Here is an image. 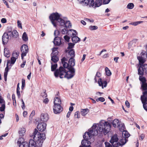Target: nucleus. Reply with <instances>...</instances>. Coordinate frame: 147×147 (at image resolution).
I'll list each match as a JSON object with an SVG mask.
<instances>
[{"label": "nucleus", "instance_id": "obj_34", "mask_svg": "<svg viewBox=\"0 0 147 147\" xmlns=\"http://www.w3.org/2000/svg\"><path fill=\"white\" fill-rule=\"evenodd\" d=\"M51 70L52 71H54L56 70L57 67V63L53 64L52 62L51 63Z\"/></svg>", "mask_w": 147, "mask_h": 147}, {"label": "nucleus", "instance_id": "obj_43", "mask_svg": "<svg viewBox=\"0 0 147 147\" xmlns=\"http://www.w3.org/2000/svg\"><path fill=\"white\" fill-rule=\"evenodd\" d=\"M89 29L92 30H96L98 29V27L96 26H90L89 27Z\"/></svg>", "mask_w": 147, "mask_h": 147}, {"label": "nucleus", "instance_id": "obj_44", "mask_svg": "<svg viewBox=\"0 0 147 147\" xmlns=\"http://www.w3.org/2000/svg\"><path fill=\"white\" fill-rule=\"evenodd\" d=\"M61 32L63 34H67L68 31V29L67 28H66L63 29L61 31Z\"/></svg>", "mask_w": 147, "mask_h": 147}, {"label": "nucleus", "instance_id": "obj_5", "mask_svg": "<svg viewBox=\"0 0 147 147\" xmlns=\"http://www.w3.org/2000/svg\"><path fill=\"white\" fill-rule=\"evenodd\" d=\"M61 14L57 12L51 14L49 17V18L52 24L54 26L57 27L56 22L60 17H61Z\"/></svg>", "mask_w": 147, "mask_h": 147}, {"label": "nucleus", "instance_id": "obj_47", "mask_svg": "<svg viewBox=\"0 0 147 147\" xmlns=\"http://www.w3.org/2000/svg\"><path fill=\"white\" fill-rule=\"evenodd\" d=\"M141 99L142 101H143L144 102L147 101V95L144 97V96H141Z\"/></svg>", "mask_w": 147, "mask_h": 147}, {"label": "nucleus", "instance_id": "obj_26", "mask_svg": "<svg viewBox=\"0 0 147 147\" xmlns=\"http://www.w3.org/2000/svg\"><path fill=\"white\" fill-rule=\"evenodd\" d=\"M102 0H96L95 2V7H98L102 4Z\"/></svg>", "mask_w": 147, "mask_h": 147}, {"label": "nucleus", "instance_id": "obj_48", "mask_svg": "<svg viewBox=\"0 0 147 147\" xmlns=\"http://www.w3.org/2000/svg\"><path fill=\"white\" fill-rule=\"evenodd\" d=\"M105 100V98L102 97H100L99 98H98L96 99V101L97 102L100 101L101 102H103Z\"/></svg>", "mask_w": 147, "mask_h": 147}, {"label": "nucleus", "instance_id": "obj_4", "mask_svg": "<svg viewBox=\"0 0 147 147\" xmlns=\"http://www.w3.org/2000/svg\"><path fill=\"white\" fill-rule=\"evenodd\" d=\"M68 61L67 59H66L65 57L61 59V62L63 65V68H67L69 69V67H73L75 65V60L74 59L70 58L68 61V63L66 61Z\"/></svg>", "mask_w": 147, "mask_h": 147}, {"label": "nucleus", "instance_id": "obj_7", "mask_svg": "<svg viewBox=\"0 0 147 147\" xmlns=\"http://www.w3.org/2000/svg\"><path fill=\"white\" fill-rule=\"evenodd\" d=\"M109 142L112 144L113 147H119V146L118 138L117 135L116 134L111 137Z\"/></svg>", "mask_w": 147, "mask_h": 147}, {"label": "nucleus", "instance_id": "obj_1", "mask_svg": "<svg viewBox=\"0 0 147 147\" xmlns=\"http://www.w3.org/2000/svg\"><path fill=\"white\" fill-rule=\"evenodd\" d=\"M111 128L110 123L107 121L102 120L100 121L99 123L94 124L92 127L86 132L83 136L84 139L81 142L82 146L80 147H91L90 146V142L88 140L90 139L92 136L97 135L98 131L106 135L110 131Z\"/></svg>", "mask_w": 147, "mask_h": 147}, {"label": "nucleus", "instance_id": "obj_3", "mask_svg": "<svg viewBox=\"0 0 147 147\" xmlns=\"http://www.w3.org/2000/svg\"><path fill=\"white\" fill-rule=\"evenodd\" d=\"M75 70L74 68L70 67L68 71H66L62 66L60 67L59 69H57L54 73L55 76L56 78L59 77L60 78H67L68 79L72 78L75 75Z\"/></svg>", "mask_w": 147, "mask_h": 147}, {"label": "nucleus", "instance_id": "obj_57", "mask_svg": "<svg viewBox=\"0 0 147 147\" xmlns=\"http://www.w3.org/2000/svg\"><path fill=\"white\" fill-rule=\"evenodd\" d=\"M18 26L19 28H20L21 29L22 28V23L19 20H18L17 21Z\"/></svg>", "mask_w": 147, "mask_h": 147}, {"label": "nucleus", "instance_id": "obj_32", "mask_svg": "<svg viewBox=\"0 0 147 147\" xmlns=\"http://www.w3.org/2000/svg\"><path fill=\"white\" fill-rule=\"evenodd\" d=\"M11 34L12 36L15 38H16L18 35V33L16 30H13Z\"/></svg>", "mask_w": 147, "mask_h": 147}, {"label": "nucleus", "instance_id": "obj_17", "mask_svg": "<svg viewBox=\"0 0 147 147\" xmlns=\"http://www.w3.org/2000/svg\"><path fill=\"white\" fill-rule=\"evenodd\" d=\"M137 58L139 61L140 66H143V64L145 62V60L142 57L139 56H138Z\"/></svg>", "mask_w": 147, "mask_h": 147}, {"label": "nucleus", "instance_id": "obj_56", "mask_svg": "<svg viewBox=\"0 0 147 147\" xmlns=\"http://www.w3.org/2000/svg\"><path fill=\"white\" fill-rule=\"evenodd\" d=\"M105 144L106 147H112V145L108 142H105Z\"/></svg>", "mask_w": 147, "mask_h": 147}, {"label": "nucleus", "instance_id": "obj_11", "mask_svg": "<svg viewBox=\"0 0 147 147\" xmlns=\"http://www.w3.org/2000/svg\"><path fill=\"white\" fill-rule=\"evenodd\" d=\"M47 125L45 123H39L37 126V128L38 130L41 132L45 131L46 127Z\"/></svg>", "mask_w": 147, "mask_h": 147}, {"label": "nucleus", "instance_id": "obj_15", "mask_svg": "<svg viewBox=\"0 0 147 147\" xmlns=\"http://www.w3.org/2000/svg\"><path fill=\"white\" fill-rule=\"evenodd\" d=\"M53 42L55 45L59 46L61 44V39L59 37H55Z\"/></svg>", "mask_w": 147, "mask_h": 147}, {"label": "nucleus", "instance_id": "obj_16", "mask_svg": "<svg viewBox=\"0 0 147 147\" xmlns=\"http://www.w3.org/2000/svg\"><path fill=\"white\" fill-rule=\"evenodd\" d=\"M54 105H61V101L60 99L58 97H55L54 98Z\"/></svg>", "mask_w": 147, "mask_h": 147}, {"label": "nucleus", "instance_id": "obj_33", "mask_svg": "<svg viewBox=\"0 0 147 147\" xmlns=\"http://www.w3.org/2000/svg\"><path fill=\"white\" fill-rule=\"evenodd\" d=\"M79 3H84V5L86 6L88 4V0H77Z\"/></svg>", "mask_w": 147, "mask_h": 147}, {"label": "nucleus", "instance_id": "obj_45", "mask_svg": "<svg viewBox=\"0 0 147 147\" xmlns=\"http://www.w3.org/2000/svg\"><path fill=\"white\" fill-rule=\"evenodd\" d=\"M5 104L3 103L1 107H0V111H4L5 107Z\"/></svg>", "mask_w": 147, "mask_h": 147}, {"label": "nucleus", "instance_id": "obj_64", "mask_svg": "<svg viewBox=\"0 0 147 147\" xmlns=\"http://www.w3.org/2000/svg\"><path fill=\"white\" fill-rule=\"evenodd\" d=\"M48 102L49 99L48 98H46L45 99H44L43 100V102L46 104L48 103Z\"/></svg>", "mask_w": 147, "mask_h": 147}, {"label": "nucleus", "instance_id": "obj_46", "mask_svg": "<svg viewBox=\"0 0 147 147\" xmlns=\"http://www.w3.org/2000/svg\"><path fill=\"white\" fill-rule=\"evenodd\" d=\"M88 4H90V6L93 7L94 6V2L93 0H88Z\"/></svg>", "mask_w": 147, "mask_h": 147}, {"label": "nucleus", "instance_id": "obj_10", "mask_svg": "<svg viewBox=\"0 0 147 147\" xmlns=\"http://www.w3.org/2000/svg\"><path fill=\"white\" fill-rule=\"evenodd\" d=\"M53 112L55 114L60 113L63 110V107L61 105L53 106Z\"/></svg>", "mask_w": 147, "mask_h": 147}, {"label": "nucleus", "instance_id": "obj_54", "mask_svg": "<svg viewBox=\"0 0 147 147\" xmlns=\"http://www.w3.org/2000/svg\"><path fill=\"white\" fill-rule=\"evenodd\" d=\"M64 38L65 40L67 42H69V41L70 38L67 35H66L64 36Z\"/></svg>", "mask_w": 147, "mask_h": 147}, {"label": "nucleus", "instance_id": "obj_24", "mask_svg": "<svg viewBox=\"0 0 147 147\" xmlns=\"http://www.w3.org/2000/svg\"><path fill=\"white\" fill-rule=\"evenodd\" d=\"M89 112L88 109H82L81 112V115L83 116H85Z\"/></svg>", "mask_w": 147, "mask_h": 147}, {"label": "nucleus", "instance_id": "obj_58", "mask_svg": "<svg viewBox=\"0 0 147 147\" xmlns=\"http://www.w3.org/2000/svg\"><path fill=\"white\" fill-rule=\"evenodd\" d=\"M0 103H5V102L3 98L1 96H0Z\"/></svg>", "mask_w": 147, "mask_h": 147}, {"label": "nucleus", "instance_id": "obj_13", "mask_svg": "<svg viewBox=\"0 0 147 147\" xmlns=\"http://www.w3.org/2000/svg\"><path fill=\"white\" fill-rule=\"evenodd\" d=\"M98 83L99 86H102V88H103V86L104 87H105L107 85V82L106 81L102 82L101 78L99 79L98 81Z\"/></svg>", "mask_w": 147, "mask_h": 147}, {"label": "nucleus", "instance_id": "obj_51", "mask_svg": "<svg viewBox=\"0 0 147 147\" xmlns=\"http://www.w3.org/2000/svg\"><path fill=\"white\" fill-rule=\"evenodd\" d=\"M80 113L79 111H77L76 112L74 115V117L75 118H78L80 117Z\"/></svg>", "mask_w": 147, "mask_h": 147}, {"label": "nucleus", "instance_id": "obj_49", "mask_svg": "<svg viewBox=\"0 0 147 147\" xmlns=\"http://www.w3.org/2000/svg\"><path fill=\"white\" fill-rule=\"evenodd\" d=\"M12 98L13 101V105H16V101L15 99V96L14 94H13L12 95Z\"/></svg>", "mask_w": 147, "mask_h": 147}, {"label": "nucleus", "instance_id": "obj_50", "mask_svg": "<svg viewBox=\"0 0 147 147\" xmlns=\"http://www.w3.org/2000/svg\"><path fill=\"white\" fill-rule=\"evenodd\" d=\"M16 59L15 57H12L11 59V63L12 64H13L16 61Z\"/></svg>", "mask_w": 147, "mask_h": 147}, {"label": "nucleus", "instance_id": "obj_20", "mask_svg": "<svg viewBox=\"0 0 147 147\" xmlns=\"http://www.w3.org/2000/svg\"><path fill=\"white\" fill-rule=\"evenodd\" d=\"M127 140L126 138H124L121 139L119 143V146H122L124 145L127 141Z\"/></svg>", "mask_w": 147, "mask_h": 147}, {"label": "nucleus", "instance_id": "obj_31", "mask_svg": "<svg viewBox=\"0 0 147 147\" xmlns=\"http://www.w3.org/2000/svg\"><path fill=\"white\" fill-rule=\"evenodd\" d=\"M141 89L143 90H147V83L141 84Z\"/></svg>", "mask_w": 147, "mask_h": 147}, {"label": "nucleus", "instance_id": "obj_36", "mask_svg": "<svg viewBox=\"0 0 147 147\" xmlns=\"http://www.w3.org/2000/svg\"><path fill=\"white\" fill-rule=\"evenodd\" d=\"M105 69L106 75L108 76H110L111 74V73L109 68L107 67H106Z\"/></svg>", "mask_w": 147, "mask_h": 147}, {"label": "nucleus", "instance_id": "obj_39", "mask_svg": "<svg viewBox=\"0 0 147 147\" xmlns=\"http://www.w3.org/2000/svg\"><path fill=\"white\" fill-rule=\"evenodd\" d=\"M69 31H71L72 32V36H76L77 35V32L76 30H72V29H70L69 30Z\"/></svg>", "mask_w": 147, "mask_h": 147}, {"label": "nucleus", "instance_id": "obj_12", "mask_svg": "<svg viewBox=\"0 0 147 147\" xmlns=\"http://www.w3.org/2000/svg\"><path fill=\"white\" fill-rule=\"evenodd\" d=\"M8 34L7 33L5 32L2 36L3 44L4 45L6 44L8 42Z\"/></svg>", "mask_w": 147, "mask_h": 147}, {"label": "nucleus", "instance_id": "obj_28", "mask_svg": "<svg viewBox=\"0 0 147 147\" xmlns=\"http://www.w3.org/2000/svg\"><path fill=\"white\" fill-rule=\"evenodd\" d=\"M69 55L71 56L70 58L73 59V57L75 56V52L73 49H71L68 53Z\"/></svg>", "mask_w": 147, "mask_h": 147}, {"label": "nucleus", "instance_id": "obj_52", "mask_svg": "<svg viewBox=\"0 0 147 147\" xmlns=\"http://www.w3.org/2000/svg\"><path fill=\"white\" fill-rule=\"evenodd\" d=\"M75 44L72 43H69L68 44V49H71L73 47Z\"/></svg>", "mask_w": 147, "mask_h": 147}, {"label": "nucleus", "instance_id": "obj_62", "mask_svg": "<svg viewBox=\"0 0 147 147\" xmlns=\"http://www.w3.org/2000/svg\"><path fill=\"white\" fill-rule=\"evenodd\" d=\"M1 22L2 23H5L6 22L7 20L5 18H3L1 20Z\"/></svg>", "mask_w": 147, "mask_h": 147}, {"label": "nucleus", "instance_id": "obj_29", "mask_svg": "<svg viewBox=\"0 0 147 147\" xmlns=\"http://www.w3.org/2000/svg\"><path fill=\"white\" fill-rule=\"evenodd\" d=\"M58 51L56 48H54L52 49V52L51 54V56L57 55L58 53Z\"/></svg>", "mask_w": 147, "mask_h": 147}, {"label": "nucleus", "instance_id": "obj_8", "mask_svg": "<svg viewBox=\"0 0 147 147\" xmlns=\"http://www.w3.org/2000/svg\"><path fill=\"white\" fill-rule=\"evenodd\" d=\"M144 73H147V64H144L143 66H140L138 69V74L140 76H142Z\"/></svg>", "mask_w": 147, "mask_h": 147}, {"label": "nucleus", "instance_id": "obj_35", "mask_svg": "<svg viewBox=\"0 0 147 147\" xmlns=\"http://www.w3.org/2000/svg\"><path fill=\"white\" fill-rule=\"evenodd\" d=\"M22 38L24 41H26L28 40V37L26 32L24 33L22 35Z\"/></svg>", "mask_w": 147, "mask_h": 147}, {"label": "nucleus", "instance_id": "obj_42", "mask_svg": "<svg viewBox=\"0 0 147 147\" xmlns=\"http://www.w3.org/2000/svg\"><path fill=\"white\" fill-rule=\"evenodd\" d=\"M143 104V107L144 109L147 111V102H144V101H142Z\"/></svg>", "mask_w": 147, "mask_h": 147}, {"label": "nucleus", "instance_id": "obj_23", "mask_svg": "<svg viewBox=\"0 0 147 147\" xmlns=\"http://www.w3.org/2000/svg\"><path fill=\"white\" fill-rule=\"evenodd\" d=\"M120 123L119 122V120L117 119H115L112 122V124L113 126L115 127L117 125V127L119 125Z\"/></svg>", "mask_w": 147, "mask_h": 147}, {"label": "nucleus", "instance_id": "obj_40", "mask_svg": "<svg viewBox=\"0 0 147 147\" xmlns=\"http://www.w3.org/2000/svg\"><path fill=\"white\" fill-rule=\"evenodd\" d=\"M134 6V4L132 3H129L127 5V8L129 9H132Z\"/></svg>", "mask_w": 147, "mask_h": 147}, {"label": "nucleus", "instance_id": "obj_14", "mask_svg": "<svg viewBox=\"0 0 147 147\" xmlns=\"http://www.w3.org/2000/svg\"><path fill=\"white\" fill-rule=\"evenodd\" d=\"M49 119L48 115L47 113H42L41 115V120L42 121L46 122Z\"/></svg>", "mask_w": 147, "mask_h": 147}, {"label": "nucleus", "instance_id": "obj_9", "mask_svg": "<svg viewBox=\"0 0 147 147\" xmlns=\"http://www.w3.org/2000/svg\"><path fill=\"white\" fill-rule=\"evenodd\" d=\"M22 52L21 57L22 59H23L24 57L26 55V54L28 51V48L27 45L24 44L22 45L21 49Z\"/></svg>", "mask_w": 147, "mask_h": 147}, {"label": "nucleus", "instance_id": "obj_55", "mask_svg": "<svg viewBox=\"0 0 147 147\" xmlns=\"http://www.w3.org/2000/svg\"><path fill=\"white\" fill-rule=\"evenodd\" d=\"M22 85L21 87V88L22 89H23L24 88V87L25 86V80L24 79H22Z\"/></svg>", "mask_w": 147, "mask_h": 147}, {"label": "nucleus", "instance_id": "obj_2", "mask_svg": "<svg viewBox=\"0 0 147 147\" xmlns=\"http://www.w3.org/2000/svg\"><path fill=\"white\" fill-rule=\"evenodd\" d=\"M33 134V138L35 141L30 140L29 142V147H42L43 141L46 138L45 134L38 132L36 129Z\"/></svg>", "mask_w": 147, "mask_h": 147}, {"label": "nucleus", "instance_id": "obj_37", "mask_svg": "<svg viewBox=\"0 0 147 147\" xmlns=\"http://www.w3.org/2000/svg\"><path fill=\"white\" fill-rule=\"evenodd\" d=\"M118 127L120 131H122V130L124 129L125 126L124 124H119L118 126Z\"/></svg>", "mask_w": 147, "mask_h": 147}, {"label": "nucleus", "instance_id": "obj_27", "mask_svg": "<svg viewBox=\"0 0 147 147\" xmlns=\"http://www.w3.org/2000/svg\"><path fill=\"white\" fill-rule=\"evenodd\" d=\"M122 135L123 137H124V138H128L130 134L127 131H123Z\"/></svg>", "mask_w": 147, "mask_h": 147}, {"label": "nucleus", "instance_id": "obj_60", "mask_svg": "<svg viewBox=\"0 0 147 147\" xmlns=\"http://www.w3.org/2000/svg\"><path fill=\"white\" fill-rule=\"evenodd\" d=\"M125 104L127 107L129 108V103L127 100L125 101Z\"/></svg>", "mask_w": 147, "mask_h": 147}, {"label": "nucleus", "instance_id": "obj_30", "mask_svg": "<svg viewBox=\"0 0 147 147\" xmlns=\"http://www.w3.org/2000/svg\"><path fill=\"white\" fill-rule=\"evenodd\" d=\"M139 79L141 82V84L146 83V79L144 77H141V76H140Z\"/></svg>", "mask_w": 147, "mask_h": 147}, {"label": "nucleus", "instance_id": "obj_38", "mask_svg": "<svg viewBox=\"0 0 147 147\" xmlns=\"http://www.w3.org/2000/svg\"><path fill=\"white\" fill-rule=\"evenodd\" d=\"M143 22V21L135 22L131 23H130V24L134 26H136Z\"/></svg>", "mask_w": 147, "mask_h": 147}, {"label": "nucleus", "instance_id": "obj_22", "mask_svg": "<svg viewBox=\"0 0 147 147\" xmlns=\"http://www.w3.org/2000/svg\"><path fill=\"white\" fill-rule=\"evenodd\" d=\"M4 56L7 57H9L10 52L9 50L7 48L4 49Z\"/></svg>", "mask_w": 147, "mask_h": 147}, {"label": "nucleus", "instance_id": "obj_53", "mask_svg": "<svg viewBox=\"0 0 147 147\" xmlns=\"http://www.w3.org/2000/svg\"><path fill=\"white\" fill-rule=\"evenodd\" d=\"M19 53H18L13 52L12 54L13 57H14V58L15 57V58L17 59L19 55Z\"/></svg>", "mask_w": 147, "mask_h": 147}, {"label": "nucleus", "instance_id": "obj_63", "mask_svg": "<svg viewBox=\"0 0 147 147\" xmlns=\"http://www.w3.org/2000/svg\"><path fill=\"white\" fill-rule=\"evenodd\" d=\"M101 76V74L99 72H97L96 75V76L98 78L100 77Z\"/></svg>", "mask_w": 147, "mask_h": 147}, {"label": "nucleus", "instance_id": "obj_18", "mask_svg": "<svg viewBox=\"0 0 147 147\" xmlns=\"http://www.w3.org/2000/svg\"><path fill=\"white\" fill-rule=\"evenodd\" d=\"M51 56V60L54 63H57L59 61L58 57L56 55H52Z\"/></svg>", "mask_w": 147, "mask_h": 147}, {"label": "nucleus", "instance_id": "obj_25", "mask_svg": "<svg viewBox=\"0 0 147 147\" xmlns=\"http://www.w3.org/2000/svg\"><path fill=\"white\" fill-rule=\"evenodd\" d=\"M19 147H29V143L26 142H22L20 144Z\"/></svg>", "mask_w": 147, "mask_h": 147}, {"label": "nucleus", "instance_id": "obj_6", "mask_svg": "<svg viewBox=\"0 0 147 147\" xmlns=\"http://www.w3.org/2000/svg\"><path fill=\"white\" fill-rule=\"evenodd\" d=\"M61 17H60L56 23H58L59 25L63 27H69V25H67V24H69L70 26V22L69 21H67V18L66 17H63L61 15Z\"/></svg>", "mask_w": 147, "mask_h": 147}, {"label": "nucleus", "instance_id": "obj_61", "mask_svg": "<svg viewBox=\"0 0 147 147\" xmlns=\"http://www.w3.org/2000/svg\"><path fill=\"white\" fill-rule=\"evenodd\" d=\"M42 96L43 97H46L47 96V94L45 92L42 93Z\"/></svg>", "mask_w": 147, "mask_h": 147}, {"label": "nucleus", "instance_id": "obj_21", "mask_svg": "<svg viewBox=\"0 0 147 147\" xmlns=\"http://www.w3.org/2000/svg\"><path fill=\"white\" fill-rule=\"evenodd\" d=\"M72 42L74 43H76L80 41V38L77 36H71Z\"/></svg>", "mask_w": 147, "mask_h": 147}, {"label": "nucleus", "instance_id": "obj_41", "mask_svg": "<svg viewBox=\"0 0 147 147\" xmlns=\"http://www.w3.org/2000/svg\"><path fill=\"white\" fill-rule=\"evenodd\" d=\"M8 62H7V66L5 68V72L4 73V74H6L7 75L8 72L9 71V68H8Z\"/></svg>", "mask_w": 147, "mask_h": 147}, {"label": "nucleus", "instance_id": "obj_19", "mask_svg": "<svg viewBox=\"0 0 147 147\" xmlns=\"http://www.w3.org/2000/svg\"><path fill=\"white\" fill-rule=\"evenodd\" d=\"M26 131V129L24 128H21L19 131V133L20 136H23L24 135Z\"/></svg>", "mask_w": 147, "mask_h": 147}, {"label": "nucleus", "instance_id": "obj_59", "mask_svg": "<svg viewBox=\"0 0 147 147\" xmlns=\"http://www.w3.org/2000/svg\"><path fill=\"white\" fill-rule=\"evenodd\" d=\"M111 0H103V3L104 4H108Z\"/></svg>", "mask_w": 147, "mask_h": 147}]
</instances>
